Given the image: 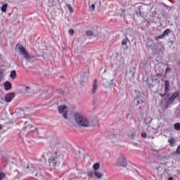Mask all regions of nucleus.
Here are the masks:
<instances>
[{"label":"nucleus","instance_id":"17","mask_svg":"<svg viewBox=\"0 0 180 180\" xmlns=\"http://www.w3.org/2000/svg\"><path fill=\"white\" fill-rule=\"evenodd\" d=\"M10 77H11L12 79H15V78H16V72L15 70L11 72Z\"/></svg>","mask_w":180,"mask_h":180},{"label":"nucleus","instance_id":"12","mask_svg":"<svg viewBox=\"0 0 180 180\" xmlns=\"http://www.w3.org/2000/svg\"><path fill=\"white\" fill-rule=\"evenodd\" d=\"M134 137H136V133L133 131H130L128 132V139L129 140H134Z\"/></svg>","mask_w":180,"mask_h":180},{"label":"nucleus","instance_id":"15","mask_svg":"<svg viewBox=\"0 0 180 180\" xmlns=\"http://www.w3.org/2000/svg\"><path fill=\"white\" fill-rule=\"evenodd\" d=\"M165 92L169 91V82L168 81L165 82Z\"/></svg>","mask_w":180,"mask_h":180},{"label":"nucleus","instance_id":"9","mask_svg":"<svg viewBox=\"0 0 180 180\" xmlns=\"http://www.w3.org/2000/svg\"><path fill=\"white\" fill-rule=\"evenodd\" d=\"M98 80L95 79L93 84L92 94H96V91L98 90Z\"/></svg>","mask_w":180,"mask_h":180},{"label":"nucleus","instance_id":"4","mask_svg":"<svg viewBox=\"0 0 180 180\" xmlns=\"http://www.w3.org/2000/svg\"><path fill=\"white\" fill-rule=\"evenodd\" d=\"M18 50H19L20 54H21V56H23V58L27 60V61H29V60H30V56H29L25 47H23L22 45H20L18 46Z\"/></svg>","mask_w":180,"mask_h":180},{"label":"nucleus","instance_id":"23","mask_svg":"<svg viewBox=\"0 0 180 180\" xmlns=\"http://www.w3.org/2000/svg\"><path fill=\"white\" fill-rule=\"evenodd\" d=\"M27 168L30 169L31 172H34V167H33V165H31L30 166H27Z\"/></svg>","mask_w":180,"mask_h":180},{"label":"nucleus","instance_id":"14","mask_svg":"<svg viewBox=\"0 0 180 180\" xmlns=\"http://www.w3.org/2000/svg\"><path fill=\"white\" fill-rule=\"evenodd\" d=\"M168 143H169V144L172 147H174V146L175 145V143H176L175 138L171 137L170 139H169Z\"/></svg>","mask_w":180,"mask_h":180},{"label":"nucleus","instance_id":"2","mask_svg":"<svg viewBox=\"0 0 180 180\" xmlns=\"http://www.w3.org/2000/svg\"><path fill=\"white\" fill-rule=\"evenodd\" d=\"M117 167H122L126 168L127 167V159H126V156L124 154L120 153L118 158V160L116 162Z\"/></svg>","mask_w":180,"mask_h":180},{"label":"nucleus","instance_id":"10","mask_svg":"<svg viewBox=\"0 0 180 180\" xmlns=\"http://www.w3.org/2000/svg\"><path fill=\"white\" fill-rule=\"evenodd\" d=\"M179 96V92H175L174 93L172 96L169 98V102H172L173 101H175L176 98Z\"/></svg>","mask_w":180,"mask_h":180},{"label":"nucleus","instance_id":"3","mask_svg":"<svg viewBox=\"0 0 180 180\" xmlns=\"http://www.w3.org/2000/svg\"><path fill=\"white\" fill-rule=\"evenodd\" d=\"M58 110L60 115H63L64 119H68V107L66 105H59L58 107Z\"/></svg>","mask_w":180,"mask_h":180},{"label":"nucleus","instance_id":"32","mask_svg":"<svg viewBox=\"0 0 180 180\" xmlns=\"http://www.w3.org/2000/svg\"><path fill=\"white\" fill-rule=\"evenodd\" d=\"M166 72H168L169 71H171V68H167Z\"/></svg>","mask_w":180,"mask_h":180},{"label":"nucleus","instance_id":"34","mask_svg":"<svg viewBox=\"0 0 180 180\" xmlns=\"http://www.w3.org/2000/svg\"><path fill=\"white\" fill-rule=\"evenodd\" d=\"M141 102H142V103H143V101H137V103H138V105H139V104H140V103H141Z\"/></svg>","mask_w":180,"mask_h":180},{"label":"nucleus","instance_id":"24","mask_svg":"<svg viewBox=\"0 0 180 180\" xmlns=\"http://www.w3.org/2000/svg\"><path fill=\"white\" fill-rule=\"evenodd\" d=\"M4 69H1L0 70V79H2V77H4Z\"/></svg>","mask_w":180,"mask_h":180},{"label":"nucleus","instance_id":"13","mask_svg":"<svg viewBox=\"0 0 180 180\" xmlns=\"http://www.w3.org/2000/svg\"><path fill=\"white\" fill-rule=\"evenodd\" d=\"M155 43L153 42V41H148L146 44V47L147 49H155Z\"/></svg>","mask_w":180,"mask_h":180},{"label":"nucleus","instance_id":"28","mask_svg":"<svg viewBox=\"0 0 180 180\" xmlns=\"http://www.w3.org/2000/svg\"><path fill=\"white\" fill-rule=\"evenodd\" d=\"M141 137H143V139H146V137H147V134L146 132H142Z\"/></svg>","mask_w":180,"mask_h":180},{"label":"nucleus","instance_id":"25","mask_svg":"<svg viewBox=\"0 0 180 180\" xmlns=\"http://www.w3.org/2000/svg\"><path fill=\"white\" fill-rule=\"evenodd\" d=\"M4 178H5V173L0 172V180L4 179Z\"/></svg>","mask_w":180,"mask_h":180},{"label":"nucleus","instance_id":"18","mask_svg":"<svg viewBox=\"0 0 180 180\" xmlns=\"http://www.w3.org/2000/svg\"><path fill=\"white\" fill-rule=\"evenodd\" d=\"M174 127L175 130H177V131H179L180 130V124L179 122H176L174 124Z\"/></svg>","mask_w":180,"mask_h":180},{"label":"nucleus","instance_id":"16","mask_svg":"<svg viewBox=\"0 0 180 180\" xmlns=\"http://www.w3.org/2000/svg\"><path fill=\"white\" fill-rule=\"evenodd\" d=\"M94 174L95 176H96L97 178H102V176H103V174H102L100 172H98V170L94 171Z\"/></svg>","mask_w":180,"mask_h":180},{"label":"nucleus","instance_id":"19","mask_svg":"<svg viewBox=\"0 0 180 180\" xmlns=\"http://www.w3.org/2000/svg\"><path fill=\"white\" fill-rule=\"evenodd\" d=\"M8 8V4H4L2 5L1 9L2 12H6V8Z\"/></svg>","mask_w":180,"mask_h":180},{"label":"nucleus","instance_id":"21","mask_svg":"<svg viewBox=\"0 0 180 180\" xmlns=\"http://www.w3.org/2000/svg\"><path fill=\"white\" fill-rule=\"evenodd\" d=\"M86 34L87 36H94V31H92V30H87V31L86 32Z\"/></svg>","mask_w":180,"mask_h":180},{"label":"nucleus","instance_id":"31","mask_svg":"<svg viewBox=\"0 0 180 180\" xmlns=\"http://www.w3.org/2000/svg\"><path fill=\"white\" fill-rule=\"evenodd\" d=\"M29 89H30V87L25 86V91L29 92V91H29Z\"/></svg>","mask_w":180,"mask_h":180},{"label":"nucleus","instance_id":"33","mask_svg":"<svg viewBox=\"0 0 180 180\" xmlns=\"http://www.w3.org/2000/svg\"><path fill=\"white\" fill-rule=\"evenodd\" d=\"M93 174H93L92 172H89V176H92Z\"/></svg>","mask_w":180,"mask_h":180},{"label":"nucleus","instance_id":"36","mask_svg":"<svg viewBox=\"0 0 180 180\" xmlns=\"http://www.w3.org/2000/svg\"><path fill=\"white\" fill-rule=\"evenodd\" d=\"M0 130H2V125L0 124Z\"/></svg>","mask_w":180,"mask_h":180},{"label":"nucleus","instance_id":"1","mask_svg":"<svg viewBox=\"0 0 180 180\" xmlns=\"http://www.w3.org/2000/svg\"><path fill=\"white\" fill-rule=\"evenodd\" d=\"M74 119L77 124L82 126V127H91V126H92L91 121L81 113H75Z\"/></svg>","mask_w":180,"mask_h":180},{"label":"nucleus","instance_id":"27","mask_svg":"<svg viewBox=\"0 0 180 180\" xmlns=\"http://www.w3.org/2000/svg\"><path fill=\"white\" fill-rule=\"evenodd\" d=\"M33 128V125L32 124H28L25 129H27L28 130H30V129Z\"/></svg>","mask_w":180,"mask_h":180},{"label":"nucleus","instance_id":"5","mask_svg":"<svg viewBox=\"0 0 180 180\" xmlns=\"http://www.w3.org/2000/svg\"><path fill=\"white\" fill-rule=\"evenodd\" d=\"M13 98H15V93H8L4 96V101L9 103L13 101Z\"/></svg>","mask_w":180,"mask_h":180},{"label":"nucleus","instance_id":"26","mask_svg":"<svg viewBox=\"0 0 180 180\" xmlns=\"http://www.w3.org/2000/svg\"><path fill=\"white\" fill-rule=\"evenodd\" d=\"M90 11H95V4H91V6L89 7Z\"/></svg>","mask_w":180,"mask_h":180},{"label":"nucleus","instance_id":"37","mask_svg":"<svg viewBox=\"0 0 180 180\" xmlns=\"http://www.w3.org/2000/svg\"><path fill=\"white\" fill-rule=\"evenodd\" d=\"M161 96H164V95L161 94Z\"/></svg>","mask_w":180,"mask_h":180},{"label":"nucleus","instance_id":"20","mask_svg":"<svg viewBox=\"0 0 180 180\" xmlns=\"http://www.w3.org/2000/svg\"><path fill=\"white\" fill-rule=\"evenodd\" d=\"M99 168H101V164L99 162H97V163L94 164V169L95 171H97V169H99Z\"/></svg>","mask_w":180,"mask_h":180},{"label":"nucleus","instance_id":"22","mask_svg":"<svg viewBox=\"0 0 180 180\" xmlns=\"http://www.w3.org/2000/svg\"><path fill=\"white\" fill-rule=\"evenodd\" d=\"M66 6H67L69 12H70L71 13H72L74 12V10L72 9V7L71 6V5L67 4Z\"/></svg>","mask_w":180,"mask_h":180},{"label":"nucleus","instance_id":"11","mask_svg":"<svg viewBox=\"0 0 180 180\" xmlns=\"http://www.w3.org/2000/svg\"><path fill=\"white\" fill-rule=\"evenodd\" d=\"M4 85L6 91H10V89H12V84H11V82H6Z\"/></svg>","mask_w":180,"mask_h":180},{"label":"nucleus","instance_id":"6","mask_svg":"<svg viewBox=\"0 0 180 180\" xmlns=\"http://www.w3.org/2000/svg\"><path fill=\"white\" fill-rule=\"evenodd\" d=\"M50 167H56L57 165V157H52L49 159Z\"/></svg>","mask_w":180,"mask_h":180},{"label":"nucleus","instance_id":"35","mask_svg":"<svg viewBox=\"0 0 180 180\" xmlns=\"http://www.w3.org/2000/svg\"><path fill=\"white\" fill-rule=\"evenodd\" d=\"M168 180H174V178L173 177H169Z\"/></svg>","mask_w":180,"mask_h":180},{"label":"nucleus","instance_id":"7","mask_svg":"<svg viewBox=\"0 0 180 180\" xmlns=\"http://www.w3.org/2000/svg\"><path fill=\"white\" fill-rule=\"evenodd\" d=\"M171 33V30L167 29L165 30L163 33L161 35L158 36L157 37L158 39H164L166 36H168V34Z\"/></svg>","mask_w":180,"mask_h":180},{"label":"nucleus","instance_id":"30","mask_svg":"<svg viewBox=\"0 0 180 180\" xmlns=\"http://www.w3.org/2000/svg\"><path fill=\"white\" fill-rule=\"evenodd\" d=\"M176 152L177 154L180 155V145L177 147V149H176Z\"/></svg>","mask_w":180,"mask_h":180},{"label":"nucleus","instance_id":"29","mask_svg":"<svg viewBox=\"0 0 180 180\" xmlns=\"http://www.w3.org/2000/svg\"><path fill=\"white\" fill-rule=\"evenodd\" d=\"M69 34H70V36H72L74 34V30L72 29L69 30Z\"/></svg>","mask_w":180,"mask_h":180},{"label":"nucleus","instance_id":"8","mask_svg":"<svg viewBox=\"0 0 180 180\" xmlns=\"http://www.w3.org/2000/svg\"><path fill=\"white\" fill-rule=\"evenodd\" d=\"M127 43H129V39L127 38L122 40V49H124V50H127V49H129V46H127Z\"/></svg>","mask_w":180,"mask_h":180}]
</instances>
